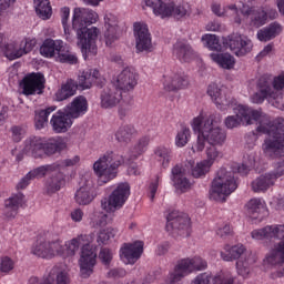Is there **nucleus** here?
Segmentation results:
<instances>
[{"instance_id": "nucleus-1", "label": "nucleus", "mask_w": 284, "mask_h": 284, "mask_svg": "<svg viewBox=\"0 0 284 284\" xmlns=\"http://www.w3.org/2000/svg\"><path fill=\"white\" fill-rule=\"evenodd\" d=\"M235 115H229L224 120L225 128L234 130L241 123L243 125H252L254 121L258 123L257 132L268 134V139L262 144V150L265 156L271 159H278L284 156V119L277 118L273 122L270 115L262 110H254L247 105L239 104L234 108Z\"/></svg>"}, {"instance_id": "nucleus-2", "label": "nucleus", "mask_w": 284, "mask_h": 284, "mask_svg": "<svg viewBox=\"0 0 284 284\" xmlns=\"http://www.w3.org/2000/svg\"><path fill=\"white\" fill-rule=\"evenodd\" d=\"M194 134H197L196 141L192 146V152H203L205 150L206 161L209 165H214L223 159V145L227 141V133L221 128V114L212 113L210 115L195 116L191 122ZM209 146L205 149V144Z\"/></svg>"}, {"instance_id": "nucleus-3", "label": "nucleus", "mask_w": 284, "mask_h": 284, "mask_svg": "<svg viewBox=\"0 0 284 284\" xmlns=\"http://www.w3.org/2000/svg\"><path fill=\"white\" fill-rule=\"evenodd\" d=\"M94 233L91 234H80L67 241L63 244L61 239H52V234L47 233L43 237H40L31 248V254L38 256L39 258H45L47 261H52V258H70L75 256L79 248L89 243H93Z\"/></svg>"}, {"instance_id": "nucleus-4", "label": "nucleus", "mask_w": 284, "mask_h": 284, "mask_svg": "<svg viewBox=\"0 0 284 284\" xmlns=\"http://www.w3.org/2000/svg\"><path fill=\"white\" fill-rule=\"evenodd\" d=\"M99 21V13L92 9L75 8L72 16V30L77 34V45L82 52V57H97V39L99 29L97 27L88 28Z\"/></svg>"}, {"instance_id": "nucleus-5", "label": "nucleus", "mask_w": 284, "mask_h": 284, "mask_svg": "<svg viewBox=\"0 0 284 284\" xmlns=\"http://www.w3.org/2000/svg\"><path fill=\"white\" fill-rule=\"evenodd\" d=\"M252 239L255 241H263L266 239L267 241H272V239H276L280 241L274 247L266 254L264 258L265 265H271L275 267V265H283L284 263V225L275 224L267 225L263 229L255 230L252 232Z\"/></svg>"}, {"instance_id": "nucleus-6", "label": "nucleus", "mask_w": 284, "mask_h": 284, "mask_svg": "<svg viewBox=\"0 0 284 284\" xmlns=\"http://www.w3.org/2000/svg\"><path fill=\"white\" fill-rule=\"evenodd\" d=\"M125 163L123 155L106 151L93 163V172L98 178L99 185H105L116 179L118 170Z\"/></svg>"}, {"instance_id": "nucleus-7", "label": "nucleus", "mask_w": 284, "mask_h": 284, "mask_svg": "<svg viewBox=\"0 0 284 284\" xmlns=\"http://www.w3.org/2000/svg\"><path fill=\"white\" fill-rule=\"evenodd\" d=\"M236 187H239V184H236L234 172L222 168L217 171L216 176L213 180L210 190V199L217 203H225V201H227V196H230L232 192H235Z\"/></svg>"}, {"instance_id": "nucleus-8", "label": "nucleus", "mask_w": 284, "mask_h": 284, "mask_svg": "<svg viewBox=\"0 0 284 284\" xmlns=\"http://www.w3.org/2000/svg\"><path fill=\"white\" fill-rule=\"evenodd\" d=\"M144 3L153 10L155 17H161V19L172 16L176 19H183V17H187L192 12L187 2L174 4V2H165L163 0H144Z\"/></svg>"}, {"instance_id": "nucleus-9", "label": "nucleus", "mask_w": 284, "mask_h": 284, "mask_svg": "<svg viewBox=\"0 0 284 284\" xmlns=\"http://www.w3.org/2000/svg\"><path fill=\"white\" fill-rule=\"evenodd\" d=\"M36 45V39L24 38L19 41L8 42V37L0 33V50L9 61H14L26 54H30V51L34 50Z\"/></svg>"}, {"instance_id": "nucleus-10", "label": "nucleus", "mask_w": 284, "mask_h": 284, "mask_svg": "<svg viewBox=\"0 0 284 284\" xmlns=\"http://www.w3.org/2000/svg\"><path fill=\"white\" fill-rule=\"evenodd\" d=\"M128 199H130V184L128 182L120 183L108 197L101 200V209L104 212H116L125 205Z\"/></svg>"}, {"instance_id": "nucleus-11", "label": "nucleus", "mask_w": 284, "mask_h": 284, "mask_svg": "<svg viewBox=\"0 0 284 284\" xmlns=\"http://www.w3.org/2000/svg\"><path fill=\"white\" fill-rule=\"evenodd\" d=\"M284 176V168L283 165L278 164L277 168L268 173L262 174L257 176L252 182V190L253 192H267L270 187H274L276 181Z\"/></svg>"}, {"instance_id": "nucleus-12", "label": "nucleus", "mask_w": 284, "mask_h": 284, "mask_svg": "<svg viewBox=\"0 0 284 284\" xmlns=\"http://www.w3.org/2000/svg\"><path fill=\"white\" fill-rule=\"evenodd\" d=\"M224 43L230 48L233 54H236V57H245V54L252 52L253 48L252 40L239 33L229 36Z\"/></svg>"}, {"instance_id": "nucleus-13", "label": "nucleus", "mask_w": 284, "mask_h": 284, "mask_svg": "<svg viewBox=\"0 0 284 284\" xmlns=\"http://www.w3.org/2000/svg\"><path fill=\"white\" fill-rule=\"evenodd\" d=\"M79 265L80 272L84 278H88V276L94 272V266L97 265V251L92 248L90 243L84 244L81 247Z\"/></svg>"}, {"instance_id": "nucleus-14", "label": "nucleus", "mask_w": 284, "mask_h": 284, "mask_svg": "<svg viewBox=\"0 0 284 284\" xmlns=\"http://www.w3.org/2000/svg\"><path fill=\"white\" fill-rule=\"evenodd\" d=\"M135 48L138 52H152V36L148 24L135 22L134 26Z\"/></svg>"}, {"instance_id": "nucleus-15", "label": "nucleus", "mask_w": 284, "mask_h": 284, "mask_svg": "<svg viewBox=\"0 0 284 284\" xmlns=\"http://www.w3.org/2000/svg\"><path fill=\"white\" fill-rule=\"evenodd\" d=\"M255 90L256 91L251 95L250 100L251 103H255L256 105H261L265 100L270 102L271 99H274V92H276L272 89L270 79L265 77L257 80Z\"/></svg>"}, {"instance_id": "nucleus-16", "label": "nucleus", "mask_w": 284, "mask_h": 284, "mask_svg": "<svg viewBox=\"0 0 284 284\" xmlns=\"http://www.w3.org/2000/svg\"><path fill=\"white\" fill-rule=\"evenodd\" d=\"M45 88V78L42 73H30L22 80V93L26 97L42 94Z\"/></svg>"}, {"instance_id": "nucleus-17", "label": "nucleus", "mask_w": 284, "mask_h": 284, "mask_svg": "<svg viewBox=\"0 0 284 284\" xmlns=\"http://www.w3.org/2000/svg\"><path fill=\"white\" fill-rule=\"evenodd\" d=\"M139 83V74L132 68H126L122 70L115 80V88L121 92H132Z\"/></svg>"}, {"instance_id": "nucleus-18", "label": "nucleus", "mask_w": 284, "mask_h": 284, "mask_svg": "<svg viewBox=\"0 0 284 284\" xmlns=\"http://www.w3.org/2000/svg\"><path fill=\"white\" fill-rule=\"evenodd\" d=\"M239 284L236 277L230 273H222L220 275H213L210 272L197 274L191 284Z\"/></svg>"}, {"instance_id": "nucleus-19", "label": "nucleus", "mask_w": 284, "mask_h": 284, "mask_svg": "<svg viewBox=\"0 0 284 284\" xmlns=\"http://www.w3.org/2000/svg\"><path fill=\"white\" fill-rule=\"evenodd\" d=\"M143 254V242L124 243L120 248V258L125 265H134Z\"/></svg>"}, {"instance_id": "nucleus-20", "label": "nucleus", "mask_w": 284, "mask_h": 284, "mask_svg": "<svg viewBox=\"0 0 284 284\" xmlns=\"http://www.w3.org/2000/svg\"><path fill=\"white\" fill-rule=\"evenodd\" d=\"M168 232H185L190 230V216L179 211H172L166 216Z\"/></svg>"}, {"instance_id": "nucleus-21", "label": "nucleus", "mask_w": 284, "mask_h": 284, "mask_svg": "<svg viewBox=\"0 0 284 284\" xmlns=\"http://www.w3.org/2000/svg\"><path fill=\"white\" fill-rule=\"evenodd\" d=\"M123 93L116 88H105L100 93V108L102 110H112L121 103Z\"/></svg>"}, {"instance_id": "nucleus-22", "label": "nucleus", "mask_w": 284, "mask_h": 284, "mask_svg": "<svg viewBox=\"0 0 284 284\" xmlns=\"http://www.w3.org/2000/svg\"><path fill=\"white\" fill-rule=\"evenodd\" d=\"M104 43L110 48L114 41H119V20L112 13L104 16L103 28Z\"/></svg>"}, {"instance_id": "nucleus-23", "label": "nucleus", "mask_w": 284, "mask_h": 284, "mask_svg": "<svg viewBox=\"0 0 284 284\" xmlns=\"http://www.w3.org/2000/svg\"><path fill=\"white\" fill-rule=\"evenodd\" d=\"M97 199L94 184L91 180H85L74 194V201L78 205H90Z\"/></svg>"}, {"instance_id": "nucleus-24", "label": "nucleus", "mask_w": 284, "mask_h": 284, "mask_svg": "<svg viewBox=\"0 0 284 284\" xmlns=\"http://www.w3.org/2000/svg\"><path fill=\"white\" fill-rule=\"evenodd\" d=\"M45 138L31 135L26 139L23 152L33 159H43V145Z\"/></svg>"}, {"instance_id": "nucleus-25", "label": "nucleus", "mask_w": 284, "mask_h": 284, "mask_svg": "<svg viewBox=\"0 0 284 284\" xmlns=\"http://www.w3.org/2000/svg\"><path fill=\"white\" fill-rule=\"evenodd\" d=\"M72 123L73 121L65 111L55 112L50 120V125L55 134H65L72 128Z\"/></svg>"}, {"instance_id": "nucleus-26", "label": "nucleus", "mask_w": 284, "mask_h": 284, "mask_svg": "<svg viewBox=\"0 0 284 284\" xmlns=\"http://www.w3.org/2000/svg\"><path fill=\"white\" fill-rule=\"evenodd\" d=\"M193 272L191 257L182 258L178 262L174 270L169 273V281L170 283H179V281Z\"/></svg>"}, {"instance_id": "nucleus-27", "label": "nucleus", "mask_w": 284, "mask_h": 284, "mask_svg": "<svg viewBox=\"0 0 284 284\" xmlns=\"http://www.w3.org/2000/svg\"><path fill=\"white\" fill-rule=\"evenodd\" d=\"M171 181L178 192H189L192 190V181L185 175V170L179 165H175L171 171Z\"/></svg>"}, {"instance_id": "nucleus-28", "label": "nucleus", "mask_w": 284, "mask_h": 284, "mask_svg": "<svg viewBox=\"0 0 284 284\" xmlns=\"http://www.w3.org/2000/svg\"><path fill=\"white\" fill-rule=\"evenodd\" d=\"M70 270L65 265L54 266L42 284H70Z\"/></svg>"}, {"instance_id": "nucleus-29", "label": "nucleus", "mask_w": 284, "mask_h": 284, "mask_svg": "<svg viewBox=\"0 0 284 284\" xmlns=\"http://www.w3.org/2000/svg\"><path fill=\"white\" fill-rule=\"evenodd\" d=\"M68 142L62 136L44 138L43 144V158L54 156V154H61L63 150H67Z\"/></svg>"}, {"instance_id": "nucleus-30", "label": "nucleus", "mask_w": 284, "mask_h": 284, "mask_svg": "<svg viewBox=\"0 0 284 284\" xmlns=\"http://www.w3.org/2000/svg\"><path fill=\"white\" fill-rule=\"evenodd\" d=\"M190 87V78L183 72L172 73L164 80V88L169 92H174L175 90H185Z\"/></svg>"}, {"instance_id": "nucleus-31", "label": "nucleus", "mask_w": 284, "mask_h": 284, "mask_svg": "<svg viewBox=\"0 0 284 284\" xmlns=\"http://www.w3.org/2000/svg\"><path fill=\"white\" fill-rule=\"evenodd\" d=\"M70 119H79L88 112V99L83 95H79L73 99V101L68 104L64 109Z\"/></svg>"}, {"instance_id": "nucleus-32", "label": "nucleus", "mask_w": 284, "mask_h": 284, "mask_svg": "<svg viewBox=\"0 0 284 284\" xmlns=\"http://www.w3.org/2000/svg\"><path fill=\"white\" fill-rule=\"evenodd\" d=\"M246 211L251 219L263 221L265 214H267V204L261 197H253L246 203Z\"/></svg>"}, {"instance_id": "nucleus-33", "label": "nucleus", "mask_w": 284, "mask_h": 284, "mask_svg": "<svg viewBox=\"0 0 284 284\" xmlns=\"http://www.w3.org/2000/svg\"><path fill=\"white\" fill-rule=\"evenodd\" d=\"M50 176L45 182V192L47 194H54L59 192L63 185H65V174L61 170L49 171Z\"/></svg>"}, {"instance_id": "nucleus-34", "label": "nucleus", "mask_w": 284, "mask_h": 284, "mask_svg": "<svg viewBox=\"0 0 284 284\" xmlns=\"http://www.w3.org/2000/svg\"><path fill=\"white\" fill-rule=\"evenodd\" d=\"M224 251L227 253L221 251L220 256L222 261L231 262V261H236V258H241V256H245V258H250L247 251L245 250V246L243 244H237L234 246L225 245Z\"/></svg>"}, {"instance_id": "nucleus-35", "label": "nucleus", "mask_w": 284, "mask_h": 284, "mask_svg": "<svg viewBox=\"0 0 284 284\" xmlns=\"http://www.w3.org/2000/svg\"><path fill=\"white\" fill-rule=\"evenodd\" d=\"M173 55L182 63H187L194 55V51L185 40H178L173 45Z\"/></svg>"}, {"instance_id": "nucleus-36", "label": "nucleus", "mask_w": 284, "mask_h": 284, "mask_svg": "<svg viewBox=\"0 0 284 284\" xmlns=\"http://www.w3.org/2000/svg\"><path fill=\"white\" fill-rule=\"evenodd\" d=\"M63 43L62 40L45 39L40 47V54L45 59H53V57H58Z\"/></svg>"}, {"instance_id": "nucleus-37", "label": "nucleus", "mask_w": 284, "mask_h": 284, "mask_svg": "<svg viewBox=\"0 0 284 284\" xmlns=\"http://www.w3.org/2000/svg\"><path fill=\"white\" fill-rule=\"evenodd\" d=\"M23 205V195L18 193L12 195L4 202V214L8 219H14L19 212V207Z\"/></svg>"}, {"instance_id": "nucleus-38", "label": "nucleus", "mask_w": 284, "mask_h": 284, "mask_svg": "<svg viewBox=\"0 0 284 284\" xmlns=\"http://www.w3.org/2000/svg\"><path fill=\"white\" fill-rule=\"evenodd\" d=\"M77 90H79L77 81L72 79L67 80V82L62 84L61 89L55 92V101H65V99L74 97L77 94Z\"/></svg>"}, {"instance_id": "nucleus-39", "label": "nucleus", "mask_w": 284, "mask_h": 284, "mask_svg": "<svg viewBox=\"0 0 284 284\" xmlns=\"http://www.w3.org/2000/svg\"><path fill=\"white\" fill-rule=\"evenodd\" d=\"M210 59L223 70H232L236 64V60L230 53H211Z\"/></svg>"}, {"instance_id": "nucleus-40", "label": "nucleus", "mask_w": 284, "mask_h": 284, "mask_svg": "<svg viewBox=\"0 0 284 284\" xmlns=\"http://www.w3.org/2000/svg\"><path fill=\"white\" fill-rule=\"evenodd\" d=\"M136 136V129L132 124L120 126L115 132L118 143H130Z\"/></svg>"}, {"instance_id": "nucleus-41", "label": "nucleus", "mask_w": 284, "mask_h": 284, "mask_svg": "<svg viewBox=\"0 0 284 284\" xmlns=\"http://www.w3.org/2000/svg\"><path fill=\"white\" fill-rule=\"evenodd\" d=\"M283 32V28L277 22L271 23L268 27L257 31L258 41H271Z\"/></svg>"}, {"instance_id": "nucleus-42", "label": "nucleus", "mask_w": 284, "mask_h": 284, "mask_svg": "<svg viewBox=\"0 0 284 284\" xmlns=\"http://www.w3.org/2000/svg\"><path fill=\"white\" fill-rule=\"evenodd\" d=\"M36 12L40 19L48 21L52 17V6H50V0H33Z\"/></svg>"}, {"instance_id": "nucleus-43", "label": "nucleus", "mask_w": 284, "mask_h": 284, "mask_svg": "<svg viewBox=\"0 0 284 284\" xmlns=\"http://www.w3.org/2000/svg\"><path fill=\"white\" fill-rule=\"evenodd\" d=\"M57 110L55 106H50L45 110L36 111L34 115V126L36 130H43L48 125V116Z\"/></svg>"}, {"instance_id": "nucleus-44", "label": "nucleus", "mask_w": 284, "mask_h": 284, "mask_svg": "<svg viewBox=\"0 0 284 284\" xmlns=\"http://www.w3.org/2000/svg\"><path fill=\"white\" fill-rule=\"evenodd\" d=\"M55 60L59 61V63H69L71 65L79 63V58H77V54L70 52L68 47H65L64 42L62 44V48L58 52V57H55Z\"/></svg>"}, {"instance_id": "nucleus-45", "label": "nucleus", "mask_w": 284, "mask_h": 284, "mask_svg": "<svg viewBox=\"0 0 284 284\" xmlns=\"http://www.w3.org/2000/svg\"><path fill=\"white\" fill-rule=\"evenodd\" d=\"M254 263H256V260L252 254H248V257H246L245 260L241 257V260L236 262L237 274L240 276H243V278H247L251 272L250 265H254Z\"/></svg>"}, {"instance_id": "nucleus-46", "label": "nucleus", "mask_w": 284, "mask_h": 284, "mask_svg": "<svg viewBox=\"0 0 284 284\" xmlns=\"http://www.w3.org/2000/svg\"><path fill=\"white\" fill-rule=\"evenodd\" d=\"M57 170H59V164H47L31 170L28 176H30L31 181L34 179H43L49 172H57Z\"/></svg>"}, {"instance_id": "nucleus-47", "label": "nucleus", "mask_w": 284, "mask_h": 284, "mask_svg": "<svg viewBox=\"0 0 284 284\" xmlns=\"http://www.w3.org/2000/svg\"><path fill=\"white\" fill-rule=\"evenodd\" d=\"M111 221L112 220L108 214L97 211L90 217L89 225H91V227H94V229L105 227V225L111 223Z\"/></svg>"}, {"instance_id": "nucleus-48", "label": "nucleus", "mask_w": 284, "mask_h": 284, "mask_svg": "<svg viewBox=\"0 0 284 284\" xmlns=\"http://www.w3.org/2000/svg\"><path fill=\"white\" fill-rule=\"evenodd\" d=\"M150 145V136H142L130 150V159H139L148 150Z\"/></svg>"}, {"instance_id": "nucleus-49", "label": "nucleus", "mask_w": 284, "mask_h": 284, "mask_svg": "<svg viewBox=\"0 0 284 284\" xmlns=\"http://www.w3.org/2000/svg\"><path fill=\"white\" fill-rule=\"evenodd\" d=\"M251 21L255 28H261L267 23V11L265 8L253 9Z\"/></svg>"}, {"instance_id": "nucleus-50", "label": "nucleus", "mask_w": 284, "mask_h": 284, "mask_svg": "<svg viewBox=\"0 0 284 284\" xmlns=\"http://www.w3.org/2000/svg\"><path fill=\"white\" fill-rule=\"evenodd\" d=\"M154 154L159 161H161L163 168L170 165V161H172V149L168 146H159L155 149Z\"/></svg>"}, {"instance_id": "nucleus-51", "label": "nucleus", "mask_w": 284, "mask_h": 284, "mask_svg": "<svg viewBox=\"0 0 284 284\" xmlns=\"http://www.w3.org/2000/svg\"><path fill=\"white\" fill-rule=\"evenodd\" d=\"M210 170H212V164L206 160H202L192 168L191 173L194 179H201V176H205Z\"/></svg>"}, {"instance_id": "nucleus-52", "label": "nucleus", "mask_w": 284, "mask_h": 284, "mask_svg": "<svg viewBox=\"0 0 284 284\" xmlns=\"http://www.w3.org/2000/svg\"><path fill=\"white\" fill-rule=\"evenodd\" d=\"M192 136V133L189 128H182L176 136H175V145L176 148H185L187 143H190V139Z\"/></svg>"}, {"instance_id": "nucleus-53", "label": "nucleus", "mask_w": 284, "mask_h": 284, "mask_svg": "<svg viewBox=\"0 0 284 284\" xmlns=\"http://www.w3.org/2000/svg\"><path fill=\"white\" fill-rule=\"evenodd\" d=\"M70 19V8L64 7L61 9V21L65 34L67 41H72V30L70 29V24H68V21Z\"/></svg>"}, {"instance_id": "nucleus-54", "label": "nucleus", "mask_w": 284, "mask_h": 284, "mask_svg": "<svg viewBox=\"0 0 284 284\" xmlns=\"http://www.w3.org/2000/svg\"><path fill=\"white\" fill-rule=\"evenodd\" d=\"M202 41L205 45V48H209V50H215L219 52L221 50V43L219 42V38L214 34L206 33L202 36Z\"/></svg>"}, {"instance_id": "nucleus-55", "label": "nucleus", "mask_w": 284, "mask_h": 284, "mask_svg": "<svg viewBox=\"0 0 284 284\" xmlns=\"http://www.w3.org/2000/svg\"><path fill=\"white\" fill-rule=\"evenodd\" d=\"M116 232L112 227L103 229L98 233L97 243L100 245H108L110 239H114Z\"/></svg>"}, {"instance_id": "nucleus-56", "label": "nucleus", "mask_w": 284, "mask_h": 284, "mask_svg": "<svg viewBox=\"0 0 284 284\" xmlns=\"http://www.w3.org/2000/svg\"><path fill=\"white\" fill-rule=\"evenodd\" d=\"M256 165V158L254 154L244 158V162L237 166L239 174H247V172Z\"/></svg>"}, {"instance_id": "nucleus-57", "label": "nucleus", "mask_w": 284, "mask_h": 284, "mask_svg": "<svg viewBox=\"0 0 284 284\" xmlns=\"http://www.w3.org/2000/svg\"><path fill=\"white\" fill-rule=\"evenodd\" d=\"M87 74L89 77L90 88L93 85H103V78H101V73L97 69H88Z\"/></svg>"}, {"instance_id": "nucleus-58", "label": "nucleus", "mask_w": 284, "mask_h": 284, "mask_svg": "<svg viewBox=\"0 0 284 284\" xmlns=\"http://www.w3.org/2000/svg\"><path fill=\"white\" fill-rule=\"evenodd\" d=\"M114 258V252L108 247H103L100 250L99 253V260L104 265H110L112 263V260Z\"/></svg>"}, {"instance_id": "nucleus-59", "label": "nucleus", "mask_w": 284, "mask_h": 284, "mask_svg": "<svg viewBox=\"0 0 284 284\" xmlns=\"http://www.w3.org/2000/svg\"><path fill=\"white\" fill-rule=\"evenodd\" d=\"M191 265L193 272H203V270H207V262L203 260V257H191Z\"/></svg>"}, {"instance_id": "nucleus-60", "label": "nucleus", "mask_w": 284, "mask_h": 284, "mask_svg": "<svg viewBox=\"0 0 284 284\" xmlns=\"http://www.w3.org/2000/svg\"><path fill=\"white\" fill-rule=\"evenodd\" d=\"M81 158L79 155H74L73 158L65 159L61 162H55L53 165H59L58 170H63V168H72L73 165H79Z\"/></svg>"}, {"instance_id": "nucleus-61", "label": "nucleus", "mask_w": 284, "mask_h": 284, "mask_svg": "<svg viewBox=\"0 0 284 284\" xmlns=\"http://www.w3.org/2000/svg\"><path fill=\"white\" fill-rule=\"evenodd\" d=\"M78 88H81V90H90V80L88 75V70L80 72L78 75Z\"/></svg>"}, {"instance_id": "nucleus-62", "label": "nucleus", "mask_w": 284, "mask_h": 284, "mask_svg": "<svg viewBox=\"0 0 284 284\" xmlns=\"http://www.w3.org/2000/svg\"><path fill=\"white\" fill-rule=\"evenodd\" d=\"M214 103L219 110H227L232 101L225 93H222L219 98H215Z\"/></svg>"}, {"instance_id": "nucleus-63", "label": "nucleus", "mask_w": 284, "mask_h": 284, "mask_svg": "<svg viewBox=\"0 0 284 284\" xmlns=\"http://www.w3.org/2000/svg\"><path fill=\"white\" fill-rule=\"evenodd\" d=\"M11 270H14V261L8 256L1 257L0 271L8 274V272H11Z\"/></svg>"}, {"instance_id": "nucleus-64", "label": "nucleus", "mask_w": 284, "mask_h": 284, "mask_svg": "<svg viewBox=\"0 0 284 284\" xmlns=\"http://www.w3.org/2000/svg\"><path fill=\"white\" fill-rule=\"evenodd\" d=\"M217 236L220 239H230L234 234L232 226L230 224H224L223 226L219 227L216 231Z\"/></svg>"}]
</instances>
